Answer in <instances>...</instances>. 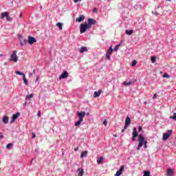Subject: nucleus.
Instances as JSON below:
<instances>
[{
  "label": "nucleus",
  "instance_id": "52",
  "mask_svg": "<svg viewBox=\"0 0 176 176\" xmlns=\"http://www.w3.org/2000/svg\"><path fill=\"white\" fill-rule=\"evenodd\" d=\"M36 72V69H33V74H35Z\"/></svg>",
  "mask_w": 176,
  "mask_h": 176
},
{
  "label": "nucleus",
  "instance_id": "43",
  "mask_svg": "<svg viewBox=\"0 0 176 176\" xmlns=\"http://www.w3.org/2000/svg\"><path fill=\"white\" fill-rule=\"evenodd\" d=\"M135 9H138V8H141L140 5H136L134 6Z\"/></svg>",
  "mask_w": 176,
  "mask_h": 176
},
{
  "label": "nucleus",
  "instance_id": "16",
  "mask_svg": "<svg viewBox=\"0 0 176 176\" xmlns=\"http://www.w3.org/2000/svg\"><path fill=\"white\" fill-rule=\"evenodd\" d=\"M102 90H99L98 91H95L94 94V98H97V97H100L102 93Z\"/></svg>",
  "mask_w": 176,
  "mask_h": 176
},
{
  "label": "nucleus",
  "instance_id": "56",
  "mask_svg": "<svg viewBox=\"0 0 176 176\" xmlns=\"http://www.w3.org/2000/svg\"><path fill=\"white\" fill-rule=\"evenodd\" d=\"M85 115H87V116H89V115H90V113H89V112L87 113H85Z\"/></svg>",
  "mask_w": 176,
  "mask_h": 176
},
{
  "label": "nucleus",
  "instance_id": "60",
  "mask_svg": "<svg viewBox=\"0 0 176 176\" xmlns=\"http://www.w3.org/2000/svg\"><path fill=\"white\" fill-rule=\"evenodd\" d=\"M167 1H168V2H171V0H167Z\"/></svg>",
  "mask_w": 176,
  "mask_h": 176
},
{
  "label": "nucleus",
  "instance_id": "4",
  "mask_svg": "<svg viewBox=\"0 0 176 176\" xmlns=\"http://www.w3.org/2000/svg\"><path fill=\"white\" fill-rule=\"evenodd\" d=\"M131 123V118H130V117L129 116H126L125 119V126L124 129L122 130V133H124V130H126V129H127V127L130 126Z\"/></svg>",
  "mask_w": 176,
  "mask_h": 176
},
{
  "label": "nucleus",
  "instance_id": "40",
  "mask_svg": "<svg viewBox=\"0 0 176 176\" xmlns=\"http://www.w3.org/2000/svg\"><path fill=\"white\" fill-rule=\"evenodd\" d=\"M18 38L19 39V42H21V41H23V35L18 34Z\"/></svg>",
  "mask_w": 176,
  "mask_h": 176
},
{
  "label": "nucleus",
  "instance_id": "22",
  "mask_svg": "<svg viewBox=\"0 0 176 176\" xmlns=\"http://www.w3.org/2000/svg\"><path fill=\"white\" fill-rule=\"evenodd\" d=\"M103 160H104V157H98L97 160L98 164H101V163H102Z\"/></svg>",
  "mask_w": 176,
  "mask_h": 176
},
{
  "label": "nucleus",
  "instance_id": "11",
  "mask_svg": "<svg viewBox=\"0 0 176 176\" xmlns=\"http://www.w3.org/2000/svg\"><path fill=\"white\" fill-rule=\"evenodd\" d=\"M123 171H124V166H121L120 169L117 170L116 173L115 174V176H121L123 173Z\"/></svg>",
  "mask_w": 176,
  "mask_h": 176
},
{
  "label": "nucleus",
  "instance_id": "14",
  "mask_svg": "<svg viewBox=\"0 0 176 176\" xmlns=\"http://www.w3.org/2000/svg\"><path fill=\"white\" fill-rule=\"evenodd\" d=\"M135 80H130L129 82H126V81H124L123 82V85L124 86H130V85H133V83H135Z\"/></svg>",
  "mask_w": 176,
  "mask_h": 176
},
{
  "label": "nucleus",
  "instance_id": "12",
  "mask_svg": "<svg viewBox=\"0 0 176 176\" xmlns=\"http://www.w3.org/2000/svg\"><path fill=\"white\" fill-rule=\"evenodd\" d=\"M68 72L64 70L62 74L59 76V79H67L68 78Z\"/></svg>",
  "mask_w": 176,
  "mask_h": 176
},
{
  "label": "nucleus",
  "instance_id": "33",
  "mask_svg": "<svg viewBox=\"0 0 176 176\" xmlns=\"http://www.w3.org/2000/svg\"><path fill=\"white\" fill-rule=\"evenodd\" d=\"M12 146H13V143H9L6 145L7 149H10V148H12Z\"/></svg>",
  "mask_w": 176,
  "mask_h": 176
},
{
  "label": "nucleus",
  "instance_id": "3",
  "mask_svg": "<svg viewBox=\"0 0 176 176\" xmlns=\"http://www.w3.org/2000/svg\"><path fill=\"white\" fill-rule=\"evenodd\" d=\"M9 61H12L13 63H17L19 61V56H17V51L14 50L10 56Z\"/></svg>",
  "mask_w": 176,
  "mask_h": 176
},
{
  "label": "nucleus",
  "instance_id": "36",
  "mask_svg": "<svg viewBox=\"0 0 176 176\" xmlns=\"http://www.w3.org/2000/svg\"><path fill=\"white\" fill-rule=\"evenodd\" d=\"M162 78H166L167 79H168V78H170V75H168L167 73H164L162 76Z\"/></svg>",
  "mask_w": 176,
  "mask_h": 176
},
{
  "label": "nucleus",
  "instance_id": "7",
  "mask_svg": "<svg viewBox=\"0 0 176 176\" xmlns=\"http://www.w3.org/2000/svg\"><path fill=\"white\" fill-rule=\"evenodd\" d=\"M87 25L89 28H91V25H94V24H97V21L94 19L89 18L87 20Z\"/></svg>",
  "mask_w": 176,
  "mask_h": 176
},
{
  "label": "nucleus",
  "instance_id": "51",
  "mask_svg": "<svg viewBox=\"0 0 176 176\" xmlns=\"http://www.w3.org/2000/svg\"><path fill=\"white\" fill-rule=\"evenodd\" d=\"M29 76H30V78H32V73H29Z\"/></svg>",
  "mask_w": 176,
  "mask_h": 176
},
{
  "label": "nucleus",
  "instance_id": "64",
  "mask_svg": "<svg viewBox=\"0 0 176 176\" xmlns=\"http://www.w3.org/2000/svg\"><path fill=\"white\" fill-rule=\"evenodd\" d=\"M62 155H64V153H63V154Z\"/></svg>",
  "mask_w": 176,
  "mask_h": 176
},
{
  "label": "nucleus",
  "instance_id": "47",
  "mask_svg": "<svg viewBox=\"0 0 176 176\" xmlns=\"http://www.w3.org/2000/svg\"><path fill=\"white\" fill-rule=\"evenodd\" d=\"M139 131H142V126H139Z\"/></svg>",
  "mask_w": 176,
  "mask_h": 176
},
{
  "label": "nucleus",
  "instance_id": "31",
  "mask_svg": "<svg viewBox=\"0 0 176 176\" xmlns=\"http://www.w3.org/2000/svg\"><path fill=\"white\" fill-rule=\"evenodd\" d=\"M168 176H173V169H168L167 172Z\"/></svg>",
  "mask_w": 176,
  "mask_h": 176
},
{
  "label": "nucleus",
  "instance_id": "24",
  "mask_svg": "<svg viewBox=\"0 0 176 176\" xmlns=\"http://www.w3.org/2000/svg\"><path fill=\"white\" fill-rule=\"evenodd\" d=\"M82 122H83V120L78 119V120L75 122L76 127H78V126H80V123H82Z\"/></svg>",
  "mask_w": 176,
  "mask_h": 176
},
{
  "label": "nucleus",
  "instance_id": "27",
  "mask_svg": "<svg viewBox=\"0 0 176 176\" xmlns=\"http://www.w3.org/2000/svg\"><path fill=\"white\" fill-rule=\"evenodd\" d=\"M112 52H113V49L112 48V46H110L109 50H107V54H112Z\"/></svg>",
  "mask_w": 176,
  "mask_h": 176
},
{
  "label": "nucleus",
  "instance_id": "35",
  "mask_svg": "<svg viewBox=\"0 0 176 176\" xmlns=\"http://www.w3.org/2000/svg\"><path fill=\"white\" fill-rule=\"evenodd\" d=\"M6 20H7V21H13V18L10 17V16L8 15L6 17Z\"/></svg>",
  "mask_w": 176,
  "mask_h": 176
},
{
  "label": "nucleus",
  "instance_id": "10",
  "mask_svg": "<svg viewBox=\"0 0 176 176\" xmlns=\"http://www.w3.org/2000/svg\"><path fill=\"white\" fill-rule=\"evenodd\" d=\"M20 113L17 112L15 114L12 115L10 120V123H14L16 120L20 117Z\"/></svg>",
  "mask_w": 176,
  "mask_h": 176
},
{
  "label": "nucleus",
  "instance_id": "49",
  "mask_svg": "<svg viewBox=\"0 0 176 176\" xmlns=\"http://www.w3.org/2000/svg\"><path fill=\"white\" fill-rule=\"evenodd\" d=\"M154 15H155V16H159V13H158L157 12H154Z\"/></svg>",
  "mask_w": 176,
  "mask_h": 176
},
{
  "label": "nucleus",
  "instance_id": "21",
  "mask_svg": "<svg viewBox=\"0 0 176 176\" xmlns=\"http://www.w3.org/2000/svg\"><path fill=\"white\" fill-rule=\"evenodd\" d=\"M133 32H134V31L133 30H126L125 31V34H126V35H133Z\"/></svg>",
  "mask_w": 176,
  "mask_h": 176
},
{
  "label": "nucleus",
  "instance_id": "15",
  "mask_svg": "<svg viewBox=\"0 0 176 176\" xmlns=\"http://www.w3.org/2000/svg\"><path fill=\"white\" fill-rule=\"evenodd\" d=\"M2 122L4 124H8L9 123V118H8V116H3Z\"/></svg>",
  "mask_w": 176,
  "mask_h": 176
},
{
  "label": "nucleus",
  "instance_id": "42",
  "mask_svg": "<svg viewBox=\"0 0 176 176\" xmlns=\"http://www.w3.org/2000/svg\"><path fill=\"white\" fill-rule=\"evenodd\" d=\"M3 138H5V137L2 135V133L0 132V139L2 140Z\"/></svg>",
  "mask_w": 176,
  "mask_h": 176
},
{
  "label": "nucleus",
  "instance_id": "23",
  "mask_svg": "<svg viewBox=\"0 0 176 176\" xmlns=\"http://www.w3.org/2000/svg\"><path fill=\"white\" fill-rule=\"evenodd\" d=\"M85 52H87V47H82L80 49V53H85Z\"/></svg>",
  "mask_w": 176,
  "mask_h": 176
},
{
  "label": "nucleus",
  "instance_id": "29",
  "mask_svg": "<svg viewBox=\"0 0 176 176\" xmlns=\"http://www.w3.org/2000/svg\"><path fill=\"white\" fill-rule=\"evenodd\" d=\"M143 176H151V171H149V170H144Z\"/></svg>",
  "mask_w": 176,
  "mask_h": 176
},
{
  "label": "nucleus",
  "instance_id": "17",
  "mask_svg": "<svg viewBox=\"0 0 176 176\" xmlns=\"http://www.w3.org/2000/svg\"><path fill=\"white\" fill-rule=\"evenodd\" d=\"M9 16V12H5L1 14V19H6Z\"/></svg>",
  "mask_w": 176,
  "mask_h": 176
},
{
  "label": "nucleus",
  "instance_id": "20",
  "mask_svg": "<svg viewBox=\"0 0 176 176\" xmlns=\"http://www.w3.org/2000/svg\"><path fill=\"white\" fill-rule=\"evenodd\" d=\"M85 156H87V151H82L80 155L81 159H83V157H85Z\"/></svg>",
  "mask_w": 176,
  "mask_h": 176
},
{
  "label": "nucleus",
  "instance_id": "62",
  "mask_svg": "<svg viewBox=\"0 0 176 176\" xmlns=\"http://www.w3.org/2000/svg\"><path fill=\"white\" fill-rule=\"evenodd\" d=\"M41 9H42V6H40Z\"/></svg>",
  "mask_w": 176,
  "mask_h": 176
},
{
  "label": "nucleus",
  "instance_id": "45",
  "mask_svg": "<svg viewBox=\"0 0 176 176\" xmlns=\"http://www.w3.org/2000/svg\"><path fill=\"white\" fill-rule=\"evenodd\" d=\"M36 137V135L34 133H32V138H35Z\"/></svg>",
  "mask_w": 176,
  "mask_h": 176
},
{
  "label": "nucleus",
  "instance_id": "13",
  "mask_svg": "<svg viewBox=\"0 0 176 176\" xmlns=\"http://www.w3.org/2000/svg\"><path fill=\"white\" fill-rule=\"evenodd\" d=\"M83 20H85V15L82 14H80L78 18L76 19V21H77L78 23H82Z\"/></svg>",
  "mask_w": 176,
  "mask_h": 176
},
{
  "label": "nucleus",
  "instance_id": "50",
  "mask_svg": "<svg viewBox=\"0 0 176 176\" xmlns=\"http://www.w3.org/2000/svg\"><path fill=\"white\" fill-rule=\"evenodd\" d=\"M156 97H157V94H155L153 95V98L155 99V98H156Z\"/></svg>",
  "mask_w": 176,
  "mask_h": 176
},
{
  "label": "nucleus",
  "instance_id": "59",
  "mask_svg": "<svg viewBox=\"0 0 176 176\" xmlns=\"http://www.w3.org/2000/svg\"><path fill=\"white\" fill-rule=\"evenodd\" d=\"M159 8H160V6H157V9H159Z\"/></svg>",
  "mask_w": 176,
  "mask_h": 176
},
{
  "label": "nucleus",
  "instance_id": "6",
  "mask_svg": "<svg viewBox=\"0 0 176 176\" xmlns=\"http://www.w3.org/2000/svg\"><path fill=\"white\" fill-rule=\"evenodd\" d=\"M132 142H134L135 141V138L138 137V131H137V128L134 127L133 129V133H132Z\"/></svg>",
  "mask_w": 176,
  "mask_h": 176
},
{
  "label": "nucleus",
  "instance_id": "44",
  "mask_svg": "<svg viewBox=\"0 0 176 176\" xmlns=\"http://www.w3.org/2000/svg\"><path fill=\"white\" fill-rule=\"evenodd\" d=\"M103 124H104V126H107V124H108V123L107 122V120H104L103 121Z\"/></svg>",
  "mask_w": 176,
  "mask_h": 176
},
{
  "label": "nucleus",
  "instance_id": "46",
  "mask_svg": "<svg viewBox=\"0 0 176 176\" xmlns=\"http://www.w3.org/2000/svg\"><path fill=\"white\" fill-rule=\"evenodd\" d=\"M82 0H74L75 3H78V2H80Z\"/></svg>",
  "mask_w": 176,
  "mask_h": 176
},
{
  "label": "nucleus",
  "instance_id": "57",
  "mask_svg": "<svg viewBox=\"0 0 176 176\" xmlns=\"http://www.w3.org/2000/svg\"><path fill=\"white\" fill-rule=\"evenodd\" d=\"M113 137L116 138V137H118V135H113Z\"/></svg>",
  "mask_w": 176,
  "mask_h": 176
},
{
  "label": "nucleus",
  "instance_id": "37",
  "mask_svg": "<svg viewBox=\"0 0 176 176\" xmlns=\"http://www.w3.org/2000/svg\"><path fill=\"white\" fill-rule=\"evenodd\" d=\"M15 74H16V75H22L23 76V75H25L23 72H20V71H16L15 72Z\"/></svg>",
  "mask_w": 176,
  "mask_h": 176
},
{
  "label": "nucleus",
  "instance_id": "54",
  "mask_svg": "<svg viewBox=\"0 0 176 176\" xmlns=\"http://www.w3.org/2000/svg\"><path fill=\"white\" fill-rule=\"evenodd\" d=\"M27 105V102H25L24 103H23V107H25Z\"/></svg>",
  "mask_w": 176,
  "mask_h": 176
},
{
  "label": "nucleus",
  "instance_id": "18",
  "mask_svg": "<svg viewBox=\"0 0 176 176\" xmlns=\"http://www.w3.org/2000/svg\"><path fill=\"white\" fill-rule=\"evenodd\" d=\"M19 43L21 46H25V45H27V43H28V40L27 38H25L23 41H21Z\"/></svg>",
  "mask_w": 176,
  "mask_h": 176
},
{
  "label": "nucleus",
  "instance_id": "53",
  "mask_svg": "<svg viewBox=\"0 0 176 176\" xmlns=\"http://www.w3.org/2000/svg\"><path fill=\"white\" fill-rule=\"evenodd\" d=\"M41 111H38V113H37V115H38V116H41Z\"/></svg>",
  "mask_w": 176,
  "mask_h": 176
},
{
  "label": "nucleus",
  "instance_id": "2",
  "mask_svg": "<svg viewBox=\"0 0 176 176\" xmlns=\"http://www.w3.org/2000/svg\"><path fill=\"white\" fill-rule=\"evenodd\" d=\"M80 34H85L87 30H89L90 27L87 25V23H81L80 25Z\"/></svg>",
  "mask_w": 176,
  "mask_h": 176
},
{
  "label": "nucleus",
  "instance_id": "39",
  "mask_svg": "<svg viewBox=\"0 0 176 176\" xmlns=\"http://www.w3.org/2000/svg\"><path fill=\"white\" fill-rule=\"evenodd\" d=\"M135 65H137V60H133L132 62V67H135Z\"/></svg>",
  "mask_w": 176,
  "mask_h": 176
},
{
  "label": "nucleus",
  "instance_id": "63",
  "mask_svg": "<svg viewBox=\"0 0 176 176\" xmlns=\"http://www.w3.org/2000/svg\"><path fill=\"white\" fill-rule=\"evenodd\" d=\"M0 56H2V54H0Z\"/></svg>",
  "mask_w": 176,
  "mask_h": 176
},
{
  "label": "nucleus",
  "instance_id": "19",
  "mask_svg": "<svg viewBox=\"0 0 176 176\" xmlns=\"http://www.w3.org/2000/svg\"><path fill=\"white\" fill-rule=\"evenodd\" d=\"M78 176H83V174H85V170H83V168H78Z\"/></svg>",
  "mask_w": 176,
  "mask_h": 176
},
{
  "label": "nucleus",
  "instance_id": "26",
  "mask_svg": "<svg viewBox=\"0 0 176 176\" xmlns=\"http://www.w3.org/2000/svg\"><path fill=\"white\" fill-rule=\"evenodd\" d=\"M63 23L58 22L56 23V26L58 27V28L60 31H61V30H63Z\"/></svg>",
  "mask_w": 176,
  "mask_h": 176
},
{
  "label": "nucleus",
  "instance_id": "28",
  "mask_svg": "<svg viewBox=\"0 0 176 176\" xmlns=\"http://www.w3.org/2000/svg\"><path fill=\"white\" fill-rule=\"evenodd\" d=\"M119 47H120V43H118L117 45H116L114 49H113V52H118V50H119Z\"/></svg>",
  "mask_w": 176,
  "mask_h": 176
},
{
  "label": "nucleus",
  "instance_id": "25",
  "mask_svg": "<svg viewBox=\"0 0 176 176\" xmlns=\"http://www.w3.org/2000/svg\"><path fill=\"white\" fill-rule=\"evenodd\" d=\"M23 82L25 83V85H26V86L28 85V80H27V78L25 77V74H23Z\"/></svg>",
  "mask_w": 176,
  "mask_h": 176
},
{
  "label": "nucleus",
  "instance_id": "32",
  "mask_svg": "<svg viewBox=\"0 0 176 176\" xmlns=\"http://www.w3.org/2000/svg\"><path fill=\"white\" fill-rule=\"evenodd\" d=\"M169 119H172L173 120H176V113H174L173 116H170Z\"/></svg>",
  "mask_w": 176,
  "mask_h": 176
},
{
  "label": "nucleus",
  "instance_id": "9",
  "mask_svg": "<svg viewBox=\"0 0 176 176\" xmlns=\"http://www.w3.org/2000/svg\"><path fill=\"white\" fill-rule=\"evenodd\" d=\"M77 116L80 120L83 121V118L86 116V112L85 111H77Z\"/></svg>",
  "mask_w": 176,
  "mask_h": 176
},
{
  "label": "nucleus",
  "instance_id": "30",
  "mask_svg": "<svg viewBox=\"0 0 176 176\" xmlns=\"http://www.w3.org/2000/svg\"><path fill=\"white\" fill-rule=\"evenodd\" d=\"M34 97V94H30V95L26 96L25 100H31Z\"/></svg>",
  "mask_w": 176,
  "mask_h": 176
},
{
  "label": "nucleus",
  "instance_id": "41",
  "mask_svg": "<svg viewBox=\"0 0 176 176\" xmlns=\"http://www.w3.org/2000/svg\"><path fill=\"white\" fill-rule=\"evenodd\" d=\"M93 13H98V9L96 8H94L92 10Z\"/></svg>",
  "mask_w": 176,
  "mask_h": 176
},
{
  "label": "nucleus",
  "instance_id": "55",
  "mask_svg": "<svg viewBox=\"0 0 176 176\" xmlns=\"http://www.w3.org/2000/svg\"><path fill=\"white\" fill-rule=\"evenodd\" d=\"M38 80H39V77H37L36 79V82H38Z\"/></svg>",
  "mask_w": 176,
  "mask_h": 176
},
{
  "label": "nucleus",
  "instance_id": "38",
  "mask_svg": "<svg viewBox=\"0 0 176 176\" xmlns=\"http://www.w3.org/2000/svg\"><path fill=\"white\" fill-rule=\"evenodd\" d=\"M106 60H111V54H106Z\"/></svg>",
  "mask_w": 176,
  "mask_h": 176
},
{
  "label": "nucleus",
  "instance_id": "8",
  "mask_svg": "<svg viewBox=\"0 0 176 176\" xmlns=\"http://www.w3.org/2000/svg\"><path fill=\"white\" fill-rule=\"evenodd\" d=\"M28 43H29V45H34V43H36V38L34 36H29L28 37Z\"/></svg>",
  "mask_w": 176,
  "mask_h": 176
},
{
  "label": "nucleus",
  "instance_id": "58",
  "mask_svg": "<svg viewBox=\"0 0 176 176\" xmlns=\"http://www.w3.org/2000/svg\"><path fill=\"white\" fill-rule=\"evenodd\" d=\"M23 16V14H20V17H22Z\"/></svg>",
  "mask_w": 176,
  "mask_h": 176
},
{
  "label": "nucleus",
  "instance_id": "61",
  "mask_svg": "<svg viewBox=\"0 0 176 176\" xmlns=\"http://www.w3.org/2000/svg\"><path fill=\"white\" fill-rule=\"evenodd\" d=\"M35 152L38 153L37 150H35Z\"/></svg>",
  "mask_w": 176,
  "mask_h": 176
},
{
  "label": "nucleus",
  "instance_id": "48",
  "mask_svg": "<svg viewBox=\"0 0 176 176\" xmlns=\"http://www.w3.org/2000/svg\"><path fill=\"white\" fill-rule=\"evenodd\" d=\"M74 151H75V152L79 151V147H76V148H74Z\"/></svg>",
  "mask_w": 176,
  "mask_h": 176
},
{
  "label": "nucleus",
  "instance_id": "34",
  "mask_svg": "<svg viewBox=\"0 0 176 176\" xmlns=\"http://www.w3.org/2000/svg\"><path fill=\"white\" fill-rule=\"evenodd\" d=\"M151 61L152 63H156V56H151Z\"/></svg>",
  "mask_w": 176,
  "mask_h": 176
},
{
  "label": "nucleus",
  "instance_id": "5",
  "mask_svg": "<svg viewBox=\"0 0 176 176\" xmlns=\"http://www.w3.org/2000/svg\"><path fill=\"white\" fill-rule=\"evenodd\" d=\"M173 133V130H168L166 133L163 134V140L167 141L168 138H170V135Z\"/></svg>",
  "mask_w": 176,
  "mask_h": 176
},
{
  "label": "nucleus",
  "instance_id": "1",
  "mask_svg": "<svg viewBox=\"0 0 176 176\" xmlns=\"http://www.w3.org/2000/svg\"><path fill=\"white\" fill-rule=\"evenodd\" d=\"M139 139H138V146L137 147V151H140L141 148H142V146L144 145V149H146L148 148V141L145 140V137L142 135V134H139L138 135Z\"/></svg>",
  "mask_w": 176,
  "mask_h": 176
}]
</instances>
